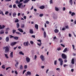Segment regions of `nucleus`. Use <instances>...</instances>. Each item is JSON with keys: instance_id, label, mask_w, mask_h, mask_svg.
I'll use <instances>...</instances> for the list:
<instances>
[{"instance_id": "cd10ccee", "label": "nucleus", "mask_w": 76, "mask_h": 76, "mask_svg": "<svg viewBox=\"0 0 76 76\" xmlns=\"http://www.w3.org/2000/svg\"><path fill=\"white\" fill-rule=\"evenodd\" d=\"M16 30H15V29L12 30L13 34H15V32H16Z\"/></svg>"}, {"instance_id": "72a5a7b5", "label": "nucleus", "mask_w": 76, "mask_h": 76, "mask_svg": "<svg viewBox=\"0 0 76 76\" xmlns=\"http://www.w3.org/2000/svg\"><path fill=\"white\" fill-rule=\"evenodd\" d=\"M55 10H56V11H58V10H59L58 8L56 7H55Z\"/></svg>"}, {"instance_id": "6e6d98bb", "label": "nucleus", "mask_w": 76, "mask_h": 76, "mask_svg": "<svg viewBox=\"0 0 76 76\" xmlns=\"http://www.w3.org/2000/svg\"><path fill=\"white\" fill-rule=\"evenodd\" d=\"M30 44H34V42L32 41H31Z\"/></svg>"}, {"instance_id": "423d86ee", "label": "nucleus", "mask_w": 76, "mask_h": 76, "mask_svg": "<svg viewBox=\"0 0 76 76\" xmlns=\"http://www.w3.org/2000/svg\"><path fill=\"white\" fill-rule=\"evenodd\" d=\"M28 44L29 43H28V41H27V42H24L23 43V45H24V46H26V45L27 46H28Z\"/></svg>"}, {"instance_id": "393cba45", "label": "nucleus", "mask_w": 76, "mask_h": 76, "mask_svg": "<svg viewBox=\"0 0 76 76\" xmlns=\"http://www.w3.org/2000/svg\"><path fill=\"white\" fill-rule=\"evenodd\" d=\"M74 15H75V13L74 12H72L71 14L72 16H73Z\"/></svg>"}, {"instance_id": "2eb2a0df", "label": "nucleus", "mask_w": 76, "mask_h": 76, "mask_svg": "<svg viewBox=\"0 0 76 76\" xmlns=\"http://www.w3.org/2000/svg\"><path fill=\"white\" fill-rule=\"evenodd\" d=\"M20 70H22L23 69V65H21L20 66Z\"/></svg>"}, {"instance_id": "c756f323", "label": "nucleus", "mask_w": 76, "mask_h": 76, "mask_svg": "<svg viewBox=\"0 0 76 76\" xmlns=\"http://www.w3.org/2000/svg\"><path fill=\"white\" fill-rule=\"evenodd\" d=\"M5 56L6 58H9V57L7 56V54H5Z\"/></svg>"}, {"instance_id": "09e8293b", "label": "nucleus", "mask_w": 76, "mask_h": 76, "mask_svg": "<svg viewBox=\"0 0 76 76\" xmlns=\"http://www.w3.org/2000/svg\"><path fill=\"white\" fill-rule=\"evenodd\" d=\"M37 41H38V42H39L40 43H41V40L40 39H39L37 40Z\"/></svg>"}, {"instance_id": "f3484780", "label": "nucleus", "mask_w": 76, "mask_h": 76, "mask_svg": "<svg viewBox=\"0 0 76 76\" xmlns=\"http://www.w3.org/2000/svg\"><path fill=\"white\" fill-rule=\"evenodd\" d=\"M69 3L71 4V5L72 6L73 4V0H70Z\"/></svg>"}, {"instance_id": "f03ea898", "label": "nucleus", "mask_w": 76, "mask_h": 76, "mask_svg": "<svg viewBox=\"0 0 76 76\" xmlns=\"http://www.w3.org/2000/svg\"><path fill=\"white\" fill-rule=\"evenodd\" d=\"M58 60L60 61V66H62L63 65V59H62L61 58H59L58 59Z\"/></svg>"}, {"instance_id": "412c9836", "label": "nucleus", "mask_w": 76, "mask_h": 76, "mask_svg": "<svg viewBox=\"0 0 76 76\" xmlns=\"http://www.w3.org/2000/svg\"><path fill=\"white\" fill-rule=\"evenodd\" d=\"M19 38V37H14V39H15L18 40V39Z\"/></svg>"}, {"instance_id": "49530a36", "label": "nucleus", "mask_w": 76, "mask_h": 76, "mask_svg": "<svg viewBox=\"0 0 76 76\" xmlns=\"http://www.w3.org/2000/svg\"><path fill=\"white\" fill-rule=\"evenodd\" d=\"M9 13V12L8 11H6L5 12V15H7Z\"/></svg>"}, {"instance_id": "774afa93", "label": "nucleus", "mask_w": 76, "mask_h": 76, "mask_svg": "<svg viewBox=\"0 0 76 76\" xmlns=\"http://www.w3.org/2000/svg\"><path fill=\"white\" fill-rule=\"evenodd\" d=\"M15 74H16V75H18V72H17V71H15Z\"/></svg>"}, {"instance_id": "de8ad7c7", "label": "nucleus", "mask_w": 76, "mask_h": 76, "mask_svg": "<svg viewBox=\"0 0 76 76\" xmlns=\"http://www.w3.org/2000/svg\"><path fill=\"white\" fill-rule=\"evenodd\" d=\"M56 70H59V71H60V68H57L56 69Z\"/></svg>"}, {"instance_id": "bb28decb", "label": "nucleus", "mask_w": 76, "mask_h": 76, "mask_svg": "<svg viewBox=\"0 0 76 76\" xmlns=\"http://www.w3.org/2000/svg\"><path fill=\"white\" fill-rule=\"evenodd\" d=\"M4 33V32L3 31V30H1L0 33V34H3Z\"/></svg>"}, {"instance_id": "b1692460", "label": "nucleus", "mask_w": 76, "mask_h": 76, "mask_svg": "<svg viewBox=\"0 0 76 76\" xmlns=\"http://www.w3.org/2000/svg\"><path fill=\"white\" fill-rule=\"evenodd\" d=\"M16 15V12H14L13 13V17H15Z\"/></svg>"}, {"instance_id": "39448f33", "label": "nucleus", "mask_w": 76, "mask_h": 76, "mask_svg": "<svg viewBox=\"0 0 76 76\" xmlns=\"http://www.w3.org/2000/svg\"><path fill=\"white\" fill-rule=\"evenodd\" d=\"M40 58L42 61H44L45 59L44 58V56L43 55H41L40 56Z\"/></svg>"}, {"instance_id": "f8f14e48", "label": "nucleus", "mask_w": 76, "mask_h": 76, "mask_svg": "<svg viewBox=\"0 0 76 76\" xmlns=\"http://www.w3.org/2000/svg\"><path fill=\"white\" fill-rule=\"evenodd\" d=\"M6 42H9V37H6Z\"/></svg>"}, {"instance_id": "680f3d73", "label": "nucleus", "mask_w": 76, "mask_h": 76, "mask_svg": "<svg viewBox=\"0 0 76 76\" xmlns=\"http://www.w3.org/2000/svg\"><path fill=\"white\" fill-rule=\"evenodd\" d=\"M15 7H16V4H15L14 5H13V8H15Z\"/></svg>"}, {"instance_id": "5701e85b", "label": "nucleus", "mask_w": 76, "mask_h": 76, "mask_svg": "<svg viewBox=\"0 0 76 76\" xmlns=\"http://www.w3.org/2000/svg\"><path fill=\"white\" fill-rule=\"evenodd\" d=\"M18 64H19V62H16V64H15V66L16 67H17V66H18Z\"/></svg>"}, {"instance_id": "864d4df0", "label": "nucleus", "mask_w": 76, "mask_h": 76, "mask_svg": "<svg viewBox=\"0 0 76 76\" xmlns=\"http://www.w3.org/2000/svg\"><path fill=\"white\" fill-rule=\"evenodd\" d=\"M61 45L63 47H65V46L62 44H61Z\"/></svg>"}, {"instance_id": "e433bc0d", "label": "nucleus", "mask_w": 76, "mask_h": 76, "mask_svg": "<svg viewBox=\"0 0 76 76\" xmlns=\"http://www.w3.org/2000/svg\"><path fill=\"white\" fill-rule=\"evenodd\" d=\"M2 68L3 69H5V65H3L2 66Z\"/></svg>"}, {"instance_id": "f257e3e1", "label": "nucleus", "mask_w": 76, "mask_h": 76, "mask_svg": "<svg viewBox=\"0 0 76 76\" xmlns=\"http://www.w3.org/2000/svg\"><path fill=\"white\" fill-rule=\"evenodd\" d=\"M3 49L5 50V53H8L9 51V48L7 46L4 47Z\"/></svg>"}, {"instance_id": "bf43d9fd", "label": "nucleus", "mask_w": 76, "mask_h": 76, "mask_svg": "<svg viewBox=\"0 0 76 76\" xmlns=\"http://www.w3.org/2000/svg\"><path fill=\"white\" fill-rule=\"evenodd\" d=\"M65 28L66 29H69V26H65Z\"/></svg>"}, {"instance_id": "1a4fd4ad", "label": "nucleus", "mask_w": 76, "mask_h": 76, "mask_svg": "<svg viewBox=\"0 0 76 76\" xmlns=\"http://www.w3.org/2000/svg\"><path fill=\"white\" fill-rule=\"evenodd\" d=\"M29 33H30V34H34V31H33V30L30 29L29 30Z\"/></svg>"}, {"instance_id": "9b49d317", "label": "nucleus", "mask_w": 76, "mask_h": 76, "mask_svg": "<svg viewBox=\"0 0 76 76\" xmlns=\"http://www.w3.org/2000/svg\"><path fill=\"white\" fill-rule=\"evenodd\" d=\"M18 30L21 32H23V30H22L21 28H19L18 29Z\"/></svg>"}, {"instance_id": "7ed1b4c3", "label": "nucleus", "mask_w": 76, "mask_h": 76, "mask_svg": "<svg viewBox=\"0 0 76 76\" xmlns=\"http://www.w3.org/2000/svg\"><path fill=\"white\" fill-rule=\"evenodd\" d=\"M61 57L63 59H66V55L64 53L62 54Z\"/></svg>"}, {"instance_id": "0eeeda50", "label": "nucleus", "mask_w": 76, "mask_h": 76, "mask_svg": "<svg viewBox=\"0 0 76 76\" xmlns=\"http://www.w3.org/2000/svg\"><path fill=\"white\" fill-rule=\"evenodd\" d=\"M17 44V42H12L11 44V46H13V45H16Z\"/></svg>"}, {"instance_id": "9d476101", "label": "nucleus", "mask_w": 76, "mask_h": 76, "mask_svg": "<svg viewBox=\"0 0 76 76\" xmlns=\"http://www.w3.org/2000/svg\"><path fill=\"white\" fill-rule=\"evenodd\" d=\"M39 8L40 9H44L45 8V6H44V5H42Z\"/></svg>"}, {"instance_id": "7c9ffc66", "label": "nucleus", "mask_w": 76, "mask_h": 76, "mask_svg": "<svg viewBox=\"0 0 76 76\" xmlns=\"http://www.w3.org/2000/svg\"><path fill=\"white\" fill-rule=\"evenodd\" d=\"M16 33L17 34H18V35H22V34H21L19 32H16Z\"/></svg>"}, {"instance_id": "dca6fc26", "label": "nucleus", "mask_w": 76, "mask_h": 76, "mask_svg": "<svg viewBox=\"0 0 76 76\" xmlns=\"http://www.w3.org/2000/svg\"><path fill=\"white\" fill-rule=\"evenodd\" d=\"M27 73L28 75H29L30 76L31 75V72L29 71L27 72Z\"/></svg>"}, {"instance_id": "69168bd1", "label": "nucleus", "mask_w": 76, "mask_h": 76, "mask_svg": "<svg viewBox=\"0 0 76 76\" xmlns=\"http://www.w3.org/2000/svg\"><path fill=\"white\" fill-rule=\"evenodd\" d=\"M11 0H5V1H10Z\"/></svg>"}, {"instance_id": "37998d69", "label": "nucleus", "mask_w": 76, "mask_h": 76, "mask_svg": "<svg viewBox=\"0 0 76 76\" xmlns=\"http://www.w3.org/2000/svg\"><path fill=\"white\" fill-rule=\"evenodd\" d=\"M50 4H53V0H50Z\"/></svg>"}, {"instance_id": "4468645a", "label": "nucleus", "mask_w": 76, "mask_h": 76, "mask_svg": "<svg viewBox=\"0 0 76 76\" xmlns=\"http://www.w3.org/2000/svg\"><path fill=\"white\" fill-rule=\"evenodd\" d=\"M35 28L36 29H37V30L38 29V25L37 24H35Z\"/></svg>"}, {"instance_id": "4c0bfd02", "label": "nucleus", "mask_w": 76, "mask_h": 76, "mask_svg": "<svg viewBox=\"0 0 76 76\" xmlns=\"http://www.w3.org/2000/svg\"><path fill=\"white\" fill-rule=\"evenodd\" d=\"M43 15H44L43 14H40L39 15V16L40 17H42L43 16Z\"/></svg>"}, {"instance_id": "a18cd8bd", "label": "nucleus", "mask_w": 76, "mask_h": 76, "mask_svg": "<svg viewBox=\"0 0 76 76\" xmlns=\"http://www.w3.org/2000/svg\"><path fill=\"white\" fill-rule=\"evenodd\" d=\"M26 70H24L23 72V74H24V73H25V72H26Z\"/></svg>"}, {"instance_id": "0e129e2a", "label": "nucleus", "mask_w": 76, "mask_h": 76, "mask_svg": "<svg viewBox=\"0 0 76 76\" xmlns=\"http://www.w3.org/2000/svg\"><path fill=\"white\" fill-rule=\"evenodd\" d=\"M44 67H45V66H41V68L42 69H44Z\"/></svg>"}, {"instance_id": "a211bd4d", "label": "nucleus", "mask_w": 76, "mask_h": 76, "mask_svg": "<svg viewBox=\"0 0 76 76\" xmlns=\"http://www.w3.org/2000/svg\"><path fill=\"white\" fill-rule=\"evenodd\" d=\"M54 32L55 33H57V32H59V31L57 29H55L54 30Z\"/></svg>"}, {"instance_id": "4be33fe9", "label": "nucleus", "mask_w": 76, "mask_h": 76, "mask_svg": "<svg viewBox=\"0 0 76 76\" xmlns=\"http://www.w3.org/2000/svg\"><path fill=\"white\" fill-rule=\"evenodd\" d=\"M16 26H17V28H19V26H20V25H19V23H17L16 24Z\"/></svg>"}, {"instance_id": "ddd939ff", "label": "nucleus", "mask_w": 76, "mask_h": 76, "mask_svg": "<svg viewBox=\"0 0 76 76\" xmlns=\"http://www.w3.org/2000/svg\"><path fill=\"white\" fill-rule=\"evenodd\" d=\"M13 52H12L10 53V56L11 57V58H13Z\"/></svg>"}, {"instance_id": "6ab92c4d", "label": "nucleus", "mask_w": 76, "mask_h": 76, "mask_svg": "<svg viewBox=\"0 0 76 76\" xmlns=\"http://www.w3.org/2000/svg\"><path fill=\"white\" fill-rule=\"evenodd\" d=\"M67 51V48H66L63 50V53H66Z\"/></svg>"}, {"instance_id": "052dcab7", "label": "nucleus", "mask_w": 76, "mask_h": 76, "mask_svg": "<svg viewBox=\"0 0 76 76\" xmlns=\"http://www.w3.org/2000/svg\"><path fill=\"white\" fill-rule=\"evenodd\" d=\"M9 29V28H7L6 29V31H8Z\"/></svg>"}, {"instance_id": "c9c22d12", "label": "nucleus", "mask_w": 76, "mask_h": 76, "mask_svg": "<svg viewBox=\"0 0 76 76\" xmlns=\"http://www.w3.org/2000/svg\"><path fill=\"white\" fill-rule=\"evenodd\" d=\"M5 26H4V25H3L2 26H1V28H2V29H4V28H5Z\"/></svg>"}, {"instance_id": "a878e982", "label": "nucleus", "mask_w": 76, "mask_h": 76, "mask_svg": "<svg viewBox=\"0 0 76 76\" xmlns=\"http://www.w3.org/2000/svg\"><path fill=\"white\" fill-rule=\"evenodd\" d=\"M18 22H19V20L18 19V18H17L16 20L15 21V23H17Z\"/></svg>"}, {"instance_id": "6e6552de", "label": "nucleus", "mask_w": 76, "mask_h": 76, "mask_svg": "<svg viewBox=\"0 0 76 76\" xmlns=\"http://www.w3.org/2000/svg\"><path fill=\"white\" fill-rule=\"evenodd\" d=\"M71 63L72 64H75V59L74 58L72 59L71 60Z\"/></svg>"}, {"instance_id": "ea45409f", "label": "nucleus", "mask_w": 76, "mask_h": 76, "mask_svg": "<svg viewBox=\"0 0 76 76\" xmlns=\"http://www.w3.org/2000/svg\"><path fill=\"white\" fill-rule=\"evenodd\" d=\"M24 67V69H27V65H25Z\"/></svg>"}, {"instance_id": "3c124183", "label": "nucleus", "mask_w": 76, "mask_h": 76, "mask_svg": "<svg viewBox=\"0 0 76 76\" xmlns=\"http://www.w3.org/2000/svg\"><path fill=\"white\" fill-rule=\"evenodd\" d=\"M1 13L3 16H5L4 14H3V12L2 11H1Z\"/></svg>"}, {"instance_id": "20e7f679", "label": "nucleus", "mask_w": 76, "mask_h": 76, "mask_svg": "<svg viewBox=\"0 0 76 76\" xmlns=\"http://www.w3.org/2000/svg\"><path fill=\"white\" fill-rule=\"evenodd\" d=\"M30 58L28 57H26V61L27 63H29L30 62Z\"/></svg>"}, {"instance_id": "13d9d810", "label": "nucleus", "mask_w": 76, "mask_h": 76, "mask_svg": "<svg viewBox=\"0 0 76 76\" xmlns=\"http://www.w3.org/2000/svg\"><path fill=\"white\" fill-rule=\"evenodd\" d=\"M69 37H72V34H69Z\"/></svg>"}, {"instance_id": "79ce46f5", "label": "nucleus", "mask_w": 76, "mask_h": 76, "mask_svg": "<svg viewBox=\"0 0 76 76\" xmlns=\"http://www.w3.org/2000/svg\"><path fill=\"white\" fill-rule=\"evenodd\" d=\"M66 66H68V65H67V64H64V67H66Z\"/></svg>"}, {"instance_id": "5fc2aeb1", "label": "nucleus", "mask_w": 76, "mask_h": 76, "mask_svg": "<svg viewBox=\"0 0 76 76\" xmlns=\"http://www.w3.org/2000/svg\"><path fill=\"white\" fill-rule=\"evenodd\" d=\"M10 68H11L10 67H8L7 68H6V70H7L8 69H10Z\"/></svg>"}, {"instance_id": "e2e57ef3", "label": "nucleus", "mask_w": 76, "mask_h": 76, "mask_svg": "<svg viewBox=\"0 0 76 76\" xmlns=\"http://www.w3.org/2000/svg\"><path fill=\"white\" fill-rule=\"evenodd\" d=\"M46 24H49V22L48 21H46Z\"/></svg>"}, {"instance_id": "473e14b6", "label": "nucleus", "mask_w": 76, "mask_h": 76, "mask_svg": "<svg viewBox=\"0 0 76 76\" xmlns=\"http://www.w3.org/2000/svg\"><path fill=\"white\" fill-rule=\"evenodd\" d=\"M28 2V1H27V0H25V1H23V3H25H25H27Z\"/></svg>"}, {"instance_id": "aec40b11", "label": "nucleus", "mask_w": 76, "mask_h": 76, "mask_svg": "<svg viewBox=\"0 0 76 76\" xmlns=\"http://www.w3.org/2000/svg\"><path fill=\"white\" fill-rule=\"evenodd\" d=\"M46 32L45 31H44L43 34L44 38H46Z\"/></svg>"}, {"instance_id": "c03bdc74", "label": "nucleus", "mask_w": 76, "mask_h": 76, "mask_svg": "<svg viewBox=\"0 0 76 76\" xmlns=\"http://www.w3.org/2000/svg\"><path fill=\"white\" fill-rule=\"evenodd\" d=\"M24 26H25V25L24 24H22L21 26V28H24Z\"/></svg>"}, {"instance_id": "a19ab883", "label": "nucleus", "mask_w": 76, "mask_h": 76, "mask_svg": "<svg viewBox=\"0 0 76 76\" xmlns=\"http://www.w3.org/2000/svg\"><path fill=\"white\" fill-rule=\"evenodd\" d=\"M37 44L39 46H41V44H42V43H40V44L37 43Z\"/></svg>"}, {"instance_id": "f704fd0d", "label": "nucleus", "mask_w": 76, "mask_h": 76, "mask_svg": "<svg viewBox=\"0 0 76 76\" xmlns=\"http://www.w3.org/2000/svg\"><path fill=\"white\" fill-rule=\"evenodd\" d=\"M61 50V49L60 47L58 48L57 49V50H58V51H60V50Z\"/></svg>"}, {"instance_id": "2f4dec72", "label": "nucleus", "mask_w": 76, "mask_h": 76, "mask_svg": "<svg viewBox=\"0 0 76 76\" xmlns=\"http://www.w3.org/2000/svg\"><path fill=\"white\" fill-rule=\"evenodd\" d=\"M15 3H16L17 4H19L20 2H19V1L17 0L15 1Z\"/></svg>"}, {"instance_id": "4d7b16f0", "label": "nucleus", "mask_w": 76, "mask_h": 76, "mask_svg": "<svg viewBox=\"0 0 76 76\" xmlns=\"http://www.w3.org/2000/svg\"><path fill=\"white\" fill-rule=\"evenodd\" d=\"M63 10L64 11H65V10H66V8L65 7H64Z\"/></svg>"}, {"instance_id": "603ef678", "label": "nucleus", "mask_w": 76, "mask_h": 76, "mask_svg": "<svg viewBox=\"0 0 76 76\" xmlns=\"http://www.w3.org/2000/svg\"><path fill=\"white\" fill-rule=\"evenodd\" d=\"M31 37L34 38H35V35H32Z\"/></svg>"}, {"instance_id": "58836bf2", "label": "nucleus", "mask_w": 76, "mask_h": 76, "mask_svg": "<svg viewBox=\"0 0 76 76\" xmlns=\"http://www.w3.org/2000/svg\"><path fill=\"white\" fill-rule=\"evenodd\" d=\"M54 64L55 65H56V64H57V61L55 60L54 61Z\"/></svg>"}, {"instance_id": "8fccbe9b", "label": "nucleus", "mask_w": 76, "mask_h": 76, "mask_svg": "<svg viewBox=\"0 0 76 76\" xmlns=\"http://www.w3.org/2000/svg\"><path fill=\"white\" fill-rule=\"evenodd\" d=\"M10 38H14V36H12V35H10Z\"/></svg>"}, {"instance_id": "c85d7f7f", "label": "nucleus", "mask_w": 76, "mask_h": 76, "mask_svg": "<svg viewBox=\"0 0 76 76\" xmlns=\"http://www.w3.org/2000/svg\"><path fill=\"white\" fill-rule=\"evenodd\" d=\"M20 54H22V55H24V53L22 52L21 51L19 53Z\"/></svg>"}, {"instance_id": "338daca9", "label": "nucleus", "mask_w": 76, "mask_h": 76, "mask_svg": "<svg viewBox=\"0 0 76 76\" xmlns=\"http://www.w3.org/2000/svg\"><path fill=\"white\" fill-rule=\"evenodd\" d=\"M72 47H73V49H75V45H72Z\"/></svg>"}]
</instances>
